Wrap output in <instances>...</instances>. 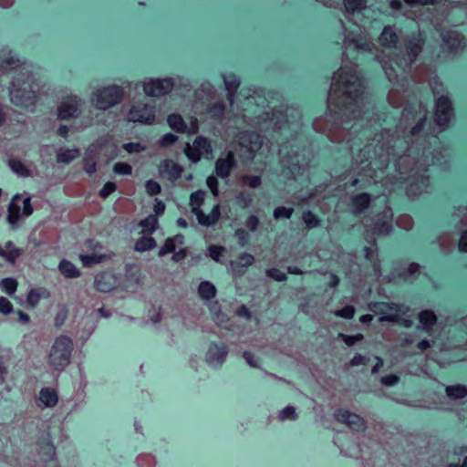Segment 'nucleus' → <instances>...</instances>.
<instances>
[{"instance_id": "nucleus-26", "label": "nucleus", "mask_w": 467, "mask_h": 467, "mask_svg": "<svg viewBox=\"0 0 467 467\" xmlns=\"http://www.w3.org/2000/svg\"><path fill=\"white\" fill-rule=\"evenodd\" d=\"M373 234L378 235H388L392 231V223L390 220L385 217H378L373 225Z\"/></svg>"}, {"instance_id": "nucleus-17", "label": "nucleus", "mask_w": 467, "mask_h": 467, "mask_svg": "<svg viewBox=\"0 0 467 467\" xmlns=\"http://www.w3.org/2000/svg\"><path fill=\"white\" fill-rule=\"evenodd\" d=\"M36 402L38 406L42 408L55 407L58 402V394L57 389L52 387L43 388L39 392Z\"/></svg>"}, {"instance_id": "nucleus-44", "label": "nucleus", "mask_w": 467, "mask_h": 467, "mask_svg": "<svg viewBox=\"0 0 467 467\" xmlns=\"http://www.w3.org/2000/svg\"><path fill=\"white\" fill-rule=\"evenodd\" d=\"M373 244H374L373 247L366 246L364 248V255H365V258L367 260H368L369 262H371L374 266H378L379 260V255H378V247H377V244L375 241H374Z\"/></svg>"}, {"instance_id": "nucleus-51", "label": "nucleus", "mask_w": 467, "mask_h": 467, "mask_svg": "<svg viewBox=\"0 0 467 467\" xmlns=\"http://www.w3.org/2000/svg\"><path fill=\"white\" fill-rule=\"evenodd\" d=\"M297 417V414L296 412V409L293 406H287L278 413V419L280 420H296Z\"/></svg>"}, {"instance_id": "nucleus-47", "label": "nucleus", "mask_w": 467, "mask_h": 467, "mask_svg": "<svg viewBox=\"0 0 467 467\" xmlns=\"http://www.w3.org/2000/svg\"><path fill=\"white\" fill-rule=\"evenodd\" d=\"M294 213V208L292 207H285V206H278L274 210V218L275 220L280 219H289Z\"/></svg>"}, {"instance_id": "nucleus-27", "label": "nucleus", "mask_w": 467, "mask_h": 467, "mask_svg": "<svg viewBox=\"0 0 467 467\" xmlns=\"http://www.w3.org/2000/svg\"><path fill=\"white\" fill-rule=\"evenodd\" d=\"M206 112L212 119L222 120L224 117L225 105L223 100H217L210 103L206 109Z\"/></svg>"}, {"instance_id": "nucleus-36", "label": "nucleus", "mask_w": 467, "mask_h": 467, "mask_svg": "<svg viewBox=\"0 0 467 467\" xmlns=\"http://www.w3.org/2000/svg\"><path fill=\"white\" fill-rule=\"evenodd\" d=\"M168 123L170 127L177 132H184L186 130V124L179 114H171L168 117Z\"/></svg>"}, {"instance_id": "nucleus-42", "label": "nucleus", "mask_w": 467, "mask_h": 467, "mask_svg": "<svg viewBox=\"0 0 467 467\" xmlns=\"http://www.w3.org/2000/svg\"><path fill=\"white\" fill-rule=\"evenodd\" d=\"M194 146L197 148V150L202 154H209L212 152V145L208 139L198 136L194 141Z\"/></svg>"}, {"instance_id": "nucleus-63", "label": "nucleus", "mask_w": 467, "mask_h": 467, "mask_svg": "<svg viewBox=\"0 0 467 467\" xmlns=\"http://www.w3.org/2000/svg\"><path fill=\"white\" fill-rule=\"evenodd\" d=\"M237 201L243 207H248L251 205L253 199L248 192H241L237 196Z\"/></svg>"}, {"instance_id": "nucleus-62", "label": "nucleus", "mask_w": 467, "mask_h": 467, "mask_svg": "<svg viewBox=\"0 0 467 467\" xmlns=\"http://www.w3.org/2000/svg\"><path fill=\"white\" fill-rule=\"evenodd\" d=\"M206 184H207L208 188L211 190V192H213V194L215 197H217L219 194L217 178L213 175L209 176L206 180Z\"/></svg>"}, {"instance_id": "nucleus-54", "label": "nucleus", "mask_w": 467, "mask_h": 467, "mask_svg": "<svg viewBox=\"0 0 467 467\" xmlns=\"http://www.w3.org/2000/svg\"><path fill=\"white\" fill-rule=\"evenodd\" d=\"M420 271V265L418 263H410L407 269H405L401 274L400 276L404 279H407L409 277L414 276L415 275L419 274Z\"/></svg>"}, {"instance_id": "nucleus-9", "label": "nucleus", "mask_w": 467, "mask_h": 467, "mask_svg": "<svg viewBox=\"0 0 467 467\" xmlns=\"http://www.w3.org/2000/svg\"><path fill=\"white\" fill-rule=\"evenodd\" d=\"M173 88V81L171 78L150 79L143 83V91L150 97H161L168 94Z\"/></svg>"}, {"instance_id": "nucleus-34", "label": "nucleus", "mask_w": 467, "mask_h": 467, "mask_svg": "<svg viewBox=\"0 0 467 467\" xmlns=\"http://www.w3.org/2000/svg\"><path fill=\"white\" fill-rule=\"evenodd\" d=\"M198 293L202 298L210 300L215 296L216 289L213 284L204 281L200 284Z\"/></svg>"}, {"instance_id": "nucleus-45", "label": "nucleus", "mask_w": 467, "mask_h": 467, "mask_svg": "<svg viewBox=\"0 0 467 467\" xmlns=\"http://www.w3.org/2000/svg\"><path fill=\"white\" fill-rule=\"evenodd\" d=\"M1 288L9 296H12L17 287V282L14 278H4L0 282Z\"/></svg>"}, {"instance_id": "nucleus-2", "label": "nucleus", "mask_w": 467, "mask_h": 467, "mask_svg": "<svg viewBox=\"0 0 467 467\" xmlns=\"http://www.w3.org/2000/svg\"><path fill=\"white\" fill-rule=\"evenodd\" d=\"M72 350L73 340L69 337H57L48 356L49 365L56 370H63L70 363Z\"/></svg>"}, {"instance_id": "nucleus-31", "label": "nucleus", "mask_w": 467, "mask_h": 467, "mask_svg": "<svg viewBox=\"0 0 467 467\" xmlns=\"http://www.w3.org/2000/svg\"><path fill=\"white\" fill-rule=\"evenodd\" d=\"M156 241L151 236H142L135 243V250L138 252H145L156 247Z\"/></svg>"}, {"instance_id": "nucleus-41", "label": "nucleus", "mask_w": 467, "mask_h": 467, "mask_svg": "<svg viewBox=\"0 0 467 467\" xmlns=\"http://www.w3.org/2000/svg\"><path fill=\"white\" fill-rule=\"evenodd\" d=\"M239 182L242 186H247L252 189H255L261 186L262 180L259 176L255 175H243L239 179Z\"/></svg>"}, {"instance_id": "nucleus-10", "label": "nucleus", "mask_w": 467, "mask_h": 467, "mask_svg": "<svg viewBox=\"0 0 467 467\" xmlns=\"http://www.w3.org/2000/svg\"><path fill=\"white\" fill-rule=\"evenodd\" d=\"M129 121L151 124L155 119L152 107L144 103H137L131 107L127 115Z\"/></svg>"}, {"instance_id": "nucleus-23", "label": "nucleus", "mask_w": 467, "mask_h": 467, "mask_svg": "<svg viewBox=\"0 0 467 467\" xmlns=\"http://www.w3.org/2000/svg\"><path fill=\"white\" fill-rule=\"evenodd\" d=\"M183 235L178 234L173 237L167 238L163 244V245L160 248L158 255L162 257L167 254L173 253L176 249L177 245H181L183 244Z\"/></svg>"}, {"instance_id": "nucleus-25", "label": "nucleus", "mask_w": 467, "mask_h": 467, "mask_svg": "<svg viewBox=\"0 0 467 467\" xmlns=\"http://www.w3.org/2000/svg\"><path fill=\"white\" fill-rule=\"evenodd\" d=\"M20 254L21 251L16 248L11 241L5 243V248L0 246V257L5 258L7 262L14 263Z\"/></svg>"}, {"instance_id": "nucleus-5", "label": "nucleus", "mask_w": 467, "mask_h": 467, "mask_svg": "<svg viewBox=\"0 0 467 467\" xmlns=\"http://www.w3.org/2000/svg\"><path fill=\"white\" fill-rule=\"evenodd\" d=\"M28 78L27 72L20 73L11 82L10 99L13 104L19 107H26L28 101Z\"/></svg>"}, {"instance_id": "nucleus-60", "label": "nucleus", "mask_w": 467, "mask_h": 467, "mask_svg": "<svg viewBox=\"0 0 467 467\" xmlns=\"http://www.w3.org/2000/svg\"><path fill=\"white\" fill-rule=\"evenodd\" d=\"M260 224V220L256 215H250L245 221L246 228L251 232H255Z\"/></svg>"}, {"instance_id": "nucleus-57", "label": "nucleus", "mask_w": 467, "mask_h": 467, "mask_svg": "<svg viewBox=\"0 0 467 467\" xmlns=\"http://www.w3.org/2000/svg\"><path fill=\"white\" fill-rule=\"evenodd\" d=\"M113 171L118 174L130 175L132 167L127 162H117L113 167Z\"/></svg>"}, {"instance_id": "nucleus-29", "label": "nucleus", "mask_w": 467, "mask_h": 467, "mask_svg": "<svg viewBox=\"0 0 467 467\" xmlns=\"http://www.w3.org/2000/svg\"><path fill=\"white\" fill-rule=\"evenodd\" d=\"M445 393L451 400H461L467 396V387L462 384L447 386Z\"/></svg>"}, {"instance_id": "nucleus-22", "label": "nucleus", "mask_w": 467, "mask_h": 467, "mask_svg": "<svg viewBox=\"0 0 467 467\" xmlns=\"http://www.w3.org/2000/svg\"><path fill=\"white\" fill-rule=\"evenodd\" d=\"M370 195L367 192H362L352 197L351 203L353 212L356 214L363 213L370 205Z\"/></svg>"}, {"instance_id": "nucleus-37", "label": "nucleus", "mask_w": 467, "mask_h": 467, "mask_svg": "<svg viewBox=\"0 0 467 467\" xmlns=\"http://www.w3.org/2000/svg\"><path fill=\"white\" fill-rule=\"evenodd\" d=\"M302 220L307 229L317 228L321 224V220L311 211H305L302 214Z\"/></svg>"}, {"instance_id": "nucleus-12", "label": "nucleus", "mask_w": 467, "mask_h": 467, "mask_svg": "<svg viewBox=\"0 0 467 467\" xmlns=\"http://www.w3.org/2000/svg\"><path fill=\"white\" fill-rule=\"evenodd\" d=\"M184 172V168L174 162L172 160H163L159 165V174L170 182H174L180 179Z\"/></svg>"}, {"instance_id": "nucleus-52", "label": "nucleus", "mask_w": 467, "mask_h": 467, "mask_svg": "<svg viewBox=\"0 0 467 467\" xmlns=\"http://www.w3.org/2000/svg\"><path fill=\"white\" fill-rule=\"evenodd\" d=\"M356 309L353 306H346L341 309H337L333 313L335 316L346 319H351L355 315Z\"/></svg>"}, {"instance_id": "nucleus-28", "label": "nucleus", "mask_w": 467, "mask_h": 467, "mask_svg": "<svg viewBox=\"0 0 467 467\" xmlns=\"http://www.w3.org/2000/svg\"><path fill=\"white\" fill-rule=\"evenodd\" d=\"M58 269L67 278H77L81 275L80 271L71 262L66 259H63L59 263Z\"/></svg>"}, {"instance_id": "nucleus-11", "label": "nucleus", "mask_w": 467, "mask_h": 467, "mask_svg": "<svg viewBox=\"0 0 467 467\" xmlns=\"http://www.w3.org/2000/svg\"><path fill=\"white\" fill-rule=\"evenodd\" d=\"M23 62L14 51L8 48L0 50V72L6 74L16 70L22 66Z\"/></svg>"}, {"instance_id": "nucleus-50", "label": "nucleus", "mask_w": 467, "mask_h": 467, "mask_svg": "<svg viewBox=\"0 0 467 467\" xmlns=\"http://www.w3.org/2000/svg\"><path fill=\"white\" fill-rule=\"evenodd\" d=\"M266 276H268L271 279H274L277 282H284L286 281L287 276L285 273H283L278 268H269L265 271Z\"/></svg>"}, {"instance_id": "nucleus-4", "label": "nucleus", "mask_w": 467, "mask_h": 467, "mask_svg": "<svg viewBox=\"0 0 467 467\" xmlns=\"http://www.w3.org/2000/svg\"><path fill=\"white\" fill-rule=\"evenodd\" d=\"M122 97L123 90L121 88L109 86L98 89L93 94L92 101L96 108L105 110L120 102Z\"/></svg>"}, {"instance_id": "nucleus-56", "label": "nucleus", "mask_w": 467, "mask_h": 467, "mask_svg": "<svg viewBox=\"0 0 467 467\" xmlns=\"http://www.w3.org/2000/svg\"><path fill=\"white\" fill-rule=\"evenodd\" d=\"M146 192L149 195L154 196L160 194L161 192V187L159 182L153 180H149L146 182Z\"/></svg>"}, {"instance_id": "nucleus-35", "label": "nucleus", "mask_w": 467, "mask_h": 467, "mask_svg": "<svg viewBox=\"0 0 467 467\" xmlns=\"http://www.w3.org/2000/svg\"><path fill=\"white\" fill-rule=\"evenodd\" d=\"M140 225L143 228V233L151 234L159 226L158 218L156 215L150 214L140 221Z\"/></svg>"}, {"instance_id": "nucleus-15", "label": "nucleus", "mask_w": 467, "mask_h": 467, "mask_svg": "<svg viewBox=\"0 0 467 467\" xmlns=\"http://www.w3.org/2000/svg\"><path fill=\"white\" fill-rule=\"evenodd\" d=\"M235 156L233 151H228L225 158H219L215 162V172L217 176L225 179L231 174L232 170L235 167Z\"/></svg>"}, {"instance_id": "nucleus-6", "label": "nucleus", "mask_w": 467, "mask_h": 467, "mask_svg": "<svg viewBox=\"0 0 467 467\" xmlns=\"http://www.w3.org/2000/svg\"><path fill=\"white\" fill-rule=\"evenodd\" d=\"M334 419L348 426L352 431L364 432L367 430V421L360 415L348 410L337 409L334 413Z\"/></svg>"}, {"instance_id": "nucleus-8", "label": "nucleus", "mask_w": 467, "mask_h": 467, "mask_svg": "<svg viewBox=\"0 0 467 467\" xmlns=\"http://www.w3.org/2000/svg\"><path fill=\"white\" fill-rule=\"evenodd\" d=\"M453 116V108L450 99L447 96H441L435 103L434 120L435 123L446 128Z\"/></svg>"}, {"instance_id": "nucleus-30", "label": "nucleus", "mask_w": 467, "mask_h": 467, "mask_svg": "<svg viewBox=\"0 0 467 467\" xmlns=\"http://www.w3.org/2000/svg\"><path fill=\"white\" fill-rule=\"evenodd\" d=\"M79 259L85 267H91L94 265L106 261L108 256L93 253L92 254H80Z\"/></svg>"}, {"instance_id": "nucleus-14", "label": "nucleus", "mask_w": 467, "mask_h": 467, "mask_svg": "<svg viewBox=\"0 0 467 467\" xmlns=\"http://www.w3.org/2000/svg\"><path fill=\"white\" fill-rule=\"evenodd\" d=\"M254 261L253 254L243 253L239 254L236 260L230 261V271L234 277H240L246 273L247 268L253 265Z\"/></svg>"}, {"instance_id": "nucleus-7", "label": "nucleus", "mask_w": 467, "mask_h": 467, "mask_svg": "<svg viewBox=\"0 0 467 467\" xmlns=\"http://www.w3.org/2000/svg\"><path fill=\"white\" fill-rule=\"evenodd\" d=\"M81 101L77 96H69L64 99L57 106V119L68 120L77 119L81 114Z\"/></svg>"}, {"instance_id": "nucleus-1", "label": "nucleus", "mask_w": 467, "mask_h": 467, "mask_svg": "<svg viewBox=\"0 0 467 467\" xmlns=\"http://www.w3.org/2000/svg\"><path fill=\"white\" fill-rule=\"evenodd\" d=\"M364 93L361 78L354 72L338 69L333 77L330 88V99H342V105L348 108L354 104Z\"/></svg>"}, {"instance_id": "nucleus-61", "label": "nucleus", "mask_w": 467, "mask_h": 467, "mask_svg": "<svg viewBox=\"0 0 467 467\" xmlns=\"http://www.w3.org/2000/svg\"><path fill=\"white\" fill-rule=\"evenodd\" d=\"M13 312V305L11 302L4 297L0 296V313L4 315H8Z\"/></svg>"}, {"instance_id": "nucleus-49", "label": "nucleus", "mask_w": 467, "mask_h": 467, "mask_svg": "<svg viewBox=\"0 0 467 467\" xmlns=\"http://www.w3.org/2000/svg\"><path fill=\"white\" fill-rule=\"evenodd\" d=\"M49 293L43 288L31 289V306H34L41 298H48Z\"/></svg>"}, {"instance_id": "nucleus-21", "label": "nucleus", "mask_w": 467, "mask_h": 467, "mask_svg": "<svg viewBox=\"0 0 467 467\" xmlns=\"http://www.w3.org/2000/svg\"><path fill=\"white\" fill-rule=\"evenodd\" d=\"M228 354V350L224 346L213 345L207 352L206 360L208 363H223Z\"/></svg>"}, {"instance_id": "nucleus-64", "label": "nucleus", "mask_w": 467, "mask_h": 467, "mask_svg": "<svg viewBox=\"0 0 467 467\" xmlns=\"http://www.w3.org/2000/svg\"><path fill=\"white\" fill-rule=\"evenodd\" d=\"M458 249L462 253H467V229L462 231L461 234Z\"/></svg>"}, {"instance_id": "nucleus-16", "label": "nucleus", "mask_w": 467, "mask_h": 467, "mask_svg": "<svg viewBox=\"0 0 467 467\" xmlns=\"http://www.w3.org/2000/svg\"><path fill=\"white\" fill-rule=\"evenodd\" d=\"M425 40L420 36H413L405 42L406 55L409 57L410 64L416 61L418 56L423 50Z\"/></svg>"}, {"instance_id": "nucleus-3", "label": "nucleus", "mask_w": 467, "mask_h": 467, "mask_svg": "<svg viewBox=\"0 0 467 467\" xmlns=\"http://www.w3.org/2000/svg\"><path fill=\"white\" fill-rule=\"evenodd\" d=\"M206 197V192L198 190L190 196V206L192 213L196 215L198 223L205 227L214 225L221 217V206L219 203L213 206L210 214H205L201 209Z\"/></svg>"}, {"instance_id": "nucleus-33", "label": "nucleus", "mask_w": 467, "mask_h": 467, "mask_svg": "<svg viewBox=\"0 0 467 467\" xmlns=\"http://www.w3.org/2000/svg\"><path fill=\"white\" fill-rule=\"evenodd\" d=\"M345 10L348 14H354L364 10L367 6V0H344Z\"/></svg>"}, {"instance_id": "nucleus-20", "label": "nucleus", "mask_w": 467, "mask_h": 467, "mask_svg": "<svg viewBox=\"0 0 467 467\" xmlns=\"http://www.w3.org/2000/svg\"><path fill=\"white\" fill-rule=\"evenodd\" d=\"M379 39L382 47L393 48L399 42V36L391 26H385Z\"/></svg>"}, {"instance_id": "nucleus-48", "label": "nucleus", "mask_w": 467, "mask_h": 467, "mask_svg": "<svg viewBox=\"0 0 467 467\" xmlns=\"http://www.w3.org/2000/svg\"><path fill=\"white\" fill-rule=\"evenodd\" d=\"M184 152L189 160H191L192 162H198L202 158V153L197 150L194 144L191 146L189 143H187Z\"/></svg>"}, {"instance_id": "nucleus-55", "label": "nucleus", "mask_w": 467, "mask_h": 467, "mask_svg": "<svg viewBox=\"0 0 467 467\" xmlns=\"http://www.w3.org/2000/svg\"><path fill=\"white\" fill-rule=\"evenodd\" d=\"M234 236L236 237L239 245L242 247L245 246L249 242V234L243 228L236 229Z\"/></svg>"}, {"instance_id": "nucleus-24", "label": "nucleus", "mask_w": 467, "mask_h": 467, "mask_svg": "<svg viewBox=\"0 0 467 467\" xmlns=\"http://www.w3.org/2000/svg\"><path fill=\"white\" fill-rule=\"evenodd\" d=\"M20 199V194H16L8 205L7 221L13 226H16L21 215V208L18 204Z\"/></svg>"}, {"instance_id": "nucleus-46", "label": "nucleus", "mask_w": 467, "mask_h": 467, "mask_svg": "<svg viewBox=\"0 0 467 467\" xmlns=\"http://www.w3.org/2000/svg\"><path fill=\"white\" fill-rule=\"evenodd\" d=\"M347 346L352 347L356 343L360 342L364 339V336L360 333L350 336L344 333H339L337 336Z\"/></svg>"}, {"instance_id": "nucleus-18", "label": "nucleus", "mask_w": 467, "mask_h": 467, "mask_svg": "<svg viewBox=\"0 0 467 467\" xmlns=\"http://www.w3.org/2000/svg\"><path fill=\"white\" fill-rule=\"evenodd\" d=\"M94 285L98 291L108 293L115 288L116 280L113 275L103 272L96 275Z\"/></svg>"}, {"instance_id": "nucleus-53", "label": "nucleus", "mask_w": 467, "mask_h": 467, "mask_svg": "<svg viewBox=\"0 0 467 467\" xmlns=\"http://www.w3.org/2000/svg\"><path fill=\"white\" fill-rule=\"evenodd\" d=\"M209 255L216 262H221V258L225 253V248L220 245H211L208 249Z\"/></svg>"}, {"instance_id": "nucleus-32", "label": "nucleus", "mask_w": 467, "mask_h": 467, "mask_svg": "<svg viewBox=\"0 0 467 467\" xmlns=\"http://www.w3.org/2000/svg\"><path fill=\"white\" fill-rule=\"evenodd\" d=\"M79 156L78 149H60L57 153V162L68 163Z\"/></svg>"}, {"instance_id": "nucleus-39", "label": "nucleus", "mask_w": 467, "mask_h": 467, "mask_svg": "<svg viewBox=\"0 0 467 467\" xmlns=\"http://www.w3.org/2000/svg\"><path fill=\"white\" fill-rule=\"evenodd\" d=\"M225 88L227 90V99L232 106L234 102V96L237 92V89L240 86V81L238 79L225 80Z\"/></svg>"}, {"instance_id": "nucleus-19", "label": "nucleus", "mask_w": 467, "mask_h": 467, "mask_svg": "<svg viewBox=\"0 0 467 467\" xmlns=\"http://www.w3.org/2000/svg\"><path fill=\"white\" fill-rule=\"evenodd\" d=\"M419 321L422 326V329L427 333H431L433 330V327L438 321L436 314L430 309L422 310L418 316Z\"/></svg>"}, {"instance_id": "nucleus-38", "label": "nucleus", "mask_w": 467, "mask_h": 467, "mask_svg": "<svg viewBox=\"0 0 467 467\" xmlns=\"http://www.w3.org/2000/svg\"><path fill=\"white\" fill-rule=\"evenodd\" d=\"M83 169L86 172L92 174L97 171V156L88 152L83 159Z\"/></svg>"}, {"instance_id": "nucleus-43", "label": "nucleus", "mask_w": 467, "mask_h": 467, "mask_svg": "<svg viewBox=\"0 0 467 467\" xmlns=\"http://www.w3.org/2000/svg\"><path fill=\"white\" fill-rule=\"evenodd\" d=\"M137 465L138 467H155L156 459L152 454L150 453H140L137 457Z\"/></svg>"}, {"instance_id": "nucleus-40", "label": "nucleus", "mask_w": 467, "mask_h": 467, "mask_svg": "<svg viewBox=\"0 0 467 467\" xmlns=\"http://www.w3.org/2000/svg\"><path fill=\"white\" fill-rule=\"evenodd\" d=\"M8 165L10 169L19 176L27 177L29 175L28 169L19 160L10 159L8 161Z\"/></svg>"}, {"instance_id": "nucleus-13", "label": "nucleus", "mask_w": 467, "mask_h": 467, "mask_svg": "<svg viewBox=\"0 0 467 467\" xmlns=\"http://www.w3.org/2000/svg\"><path fill=\"white\" fill-rule=\"evenodd\" d=\"M441 37L443 47L450 53H457L465 47L464 36L456 31H446Z\"/></svg>"}, {"instance_id": "nucleus-59", "label": "nucleus", "mask_w": 467, "mask_h": 467, "mask_svg": "<svg viewBox=\"0 0 467 467\" xmlns=\"http://www.w3.org/2000/svg\"><path fill=\"white\" fill-rule=\"evenodd\" d=\"M117 189V185L115 182H108L104 184L103 188L99 191V195L102 199L108 198L111 193H113Z\"/></svg>"}, {"instance_id": "nucleus-58", "label": "nucleus", "mask_w": 467, "mask_h": 467, "mask_svg": "<svg viewBox=\"0 0 467 467\" xmlns=\"http://www.w3.org/2000/svg\"><path fill=\"white\" fill-rule=\"evenodd\" d=\"M368 362V358H367L366 357H364L360 354H357L353 357V358L349 362L345 364V368L348 369L351 367L366 365Z\"/></svg>"}]
</instances>
